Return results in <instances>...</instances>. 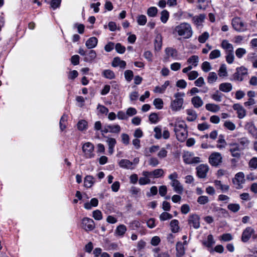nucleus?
<instances>
[{
    "label": "nucleus",
    "instance_id": "obj_1",
    "mask_svg": "<svg viewBox=\"0 0 257 257\" xmlns=\"http://www.w3.org/2000/svg\"><path fill=\"white\" fill-rule=\"evenodd\" d=\"M174 126V132L177 140L180 142H184L188 137L187 126L184 120L177 119L173 125V123L170 124Z\"/></svg>",
    "mask_w": 257,
    "mask_h": 257
},
{
    "label": "nucleus",
    "instance_id": "obj_2",
    "mask_svg": "<svg viewBox=\"0 0 257 257\" xmlns=\"http://www.w3.org/2000/svg\"><path fill=\"white\" fill-rule=\"evenodd\" d=\"M182 37L184 39H189L193 35V31L191 25L187 23H182L175 27L173 34Z\"/></svg>",
    "mask_w": 257,
    "mask_h": 257
},
{
    "label": "nucleus",
    "instance_id": "obj_3",
    "mask_svg": "<svg viewBox=\"0 0 257 257\" xmlns=\"http://www.w3.org/2000/svg\"><path fill=\"white\" fill-rule=\"evenodd\" d=\"M185 93L177 92L174 94L175 99L171 102L170 107L172 111H178L183 108Z\"/></svg>",
    "mask_w": 257,
    "mask_h": 257
},
{
    "label": "nucleus",
    "instance_id": "obj_4",
    "mask_svg": "<svg viewBox=\"0 0 257 257\" xmlns=\"http://www.w3.org/2000/svg\"><path fill=\"white\" fill-rule=\"evenodd\" d=\"M231 24L233 29L238 32H244L248 30L247 24L239 17L233 18Z\"/></svg>",
    "mask_w": 257,
    "mask_h": 257
},
{
    "label": "nucleus",
    "instance_id": "obj_5",
    "mask_svg": "<svg viewBox=\"0 0 257 257\" xmlns=\"http://www.w3.org/2000/svg\"><path fill=\"white\" fill-rule=\"evenodd\" d=\"M78 53L80 55L84 56L83 60L87 63H91L93 62L97 57L95 51L92 49L85 51L83 48H80Z\"/></svg>",
    "mask_w": 257,
    "mask_h": 257
},
{
    "label": "nucleus",
    "instance_id": "obj_6",
    "mask_svg": "<svg viewBox=\"0 0 257 257\" xmlns=\"http://www.w3.org/2000/svg\"><path fill=\"white\" fill-rule=\"evenodd\" d=\"M82 149L84 153V157L86 159H91L94 157V146L91 143H85L82 146Z\"/></svg>",
    "mask_w": 257,
    "mask_h": 257
},
{
    "label": "nucleus",
    "instance_id": "obj_7",
    "mask_svg": "<svg viewBox=\"0 0 257 257\" xmlns=\"http://www.w3.org/2000/svg\"><path fill=\"white\" fill-rule=\"evenodd\" d=\"M182 158L184 163L187 164H197L201 162L200 157H194L193 153L189 152H185Z\"/></svg>",
    "mask_w": 257,
    "mask_h": 257
},
{
    "label": "nucleus",
    "instance_id": "obj_8",
    "mask_svg": "<svg viewBox=\"0 0 257 257\" xmlns=\"http://www.w3.org/2000/svg\"><path fill=\"white\" fill-rule=\"evenodd\" d=\"M248 74L247 68L244 66L237 67L236 69V72L233 75V79L235 80L242 81L245 77Z\"/></svg>",
    "mask_w": 257,
    "mask_h": 257
},
{
    "label": "nucleus",
    "instance_id": "obj_9",
    "mask_svg": "<svg viewBox=\"0 0 257 257\" xmlns=\"http://www.w3.org/2000/svg\"><path fill=\"white\" fill-rule=\"evenodd\" d=\"M81 227L85 230L91 231L95 228L94 221L88 217H84L81 221Z\"/></svg>",
    "mask_w": 257,
    "mask_h": 257
},
{
    "label": "nucleus",
    "instance_id": "obj_10",
    "mask_svg": "<svg viewBox=\"0 0 257 257\" xmlns=\"http://www.w3.org/2000/svg\"><path fill=\"white\" fill-rule=\"evenodd\" d=\"M244 182V175L242 172L237 173L233 179V183L237 189L242 188Z\"/></svg>",
    "mask_w": 257,
    "mask_h": 257
},
{
    "label": "nucleus",
    "instance_id": "obj_11",
    "mask_svg": "<svg viewBox=\"0 0 257 257\" xmlns=\"http://www.w3.org/2000/svg\"><path fill=\"white\" fill-rule=\"evenodd\" d=\"M188 222L190 227H193L194 229H198L200 226V217L196 214L190 215Z\"/></svg>",
    "mask_w": 257,
    "mask_h": 257
},
{
    "label": "nucleus",
    "instance_id": "obj_12",
    "mask_svg": "<svg viewBox=\"0 0 257 257\" xmlns=\"http://www.w3.org/2000/svg\"><path fill=\"white\" fill-rule=\"evenodd\" d=\"M222 158L219 153L215 152L212 153L209 157L210 164L213 166H218L222 162Z\"/></svg>",
    "mask_w": 257,
    "mask_h": 257
},
{
    "label": "nucleus",
    "instance_id": "obj_13",
    "mask_svg": "<svg viewBox=\"0 0 257 257\" xmlns=\"http://www.w3.org/2000/svg\"><path fill=\"white\" fill-rule=\"evenodd\" d=\"M215 241L212 234L207 236L206 239L202 241V244L205 246L210 253H213V245L215 244Z\"/></svg>",
    "mask_w": 257,
    "mask_h": 257
},
{
    "label": "nucleus",
    "instance_id": "obj_14",
    "mask_svg": "<svg viewBox=\"0 0 257 257\" xmlns=\"http://www.w3.org/2000/svg\"><path fill=\"white\" fill-rule=\"evenodd\" d=\"M197 174L198 177L204 178L206 177L209 171V167L207 165L201 164L196 168Z\"/></svg>",
    "mask_w": 257,
    "mask_h": 257
},
{
    "label": "nucleus",
    "instance_id": "obj_15",
    "mask_svg": "<svg viewBox=\"0 0 257 257\" xmlns=\"http://www.w3.org/2000/svg\"><path fill=\"white\" fill-rule=\"evenodd\" d=\"M254 233V230L251 227H246L242 234L241 240L243 242H247L251 237L252 234Z\"/></svg>",
    "mask_w": 257,
    "mask_h": 257
},
{
    "label": "nucleus",
    "instance_id": "obj_16",
    "mask_svg": "<svg viewBox=\"0 0 257 257\" xmlns=\"http://www.w3.org/2000/svg\"><path fill=\"white\" fill-rule=\"evenodd\" d=\"M233 108L234 110L236 111V113L237 114V117L239 118L242 119L245 116L246 110L240 104H238V103L234 104L233 105Z\"/></svg>",
    "mask_w": 257,
    "mask_h": 257
},
{
    "label": "nucleus",
    "instance_id": "obj_17",
    "mask_svg": "<svg viewBox=\"0 0 257 257\" xmlns=\"http://www.w3.org/2000/svg\"><path fill=\"white\" fill-rule=\"evenodd\" d=\"M187 242L186 240L183 243L179 241L176 245V256L177 257H182L185 254L184 244H187Z\"/></svg>",
    "mask_w": 257,
    "mask_h": 257
},
{
    "label": "nucleus",
    "instance_id": "obj_18",
    "mask_svg": "<svg viewBox=\"0 0 257 257\" xmlns=\"http://www.w3.org/2000/svg\"><path fill=\"white\" fill-rule=\"evenodd\" d=\"M118 164L120 167L125 169L133 170L135 168L133 162L127 159H121Z\"/></svg>",
    "mask_w": 257,
    "mask_h": 257
},
{
    "label": "nucleus",
    "instance_id": "obj_19",
    "mask_svg": "<svg viewBox=\"0 0 257 257\" xmlns=\"http://www.w3.org/2000/svg\"><path fill=\"white\" fill-rule=\"evenodd\" d=\"M166 55V58L169 59L170 57L174 59H176L178 56V52L176 49L172 47H167L165 50Z\"/></svg>",
    "mask_w": 257,
    "mask_h": 257
},
{
    "label": "nucleus",
    "instance_id": "obj_20",
    "mask_svg": "<svg viewBox=\"0 0 257 257\" xmlns=\"http://www.w3.org/2000/svg\"><path fill=\"white\" fill-rule=\"evenodd\" d=\"M245 128L255 139H257V128L252 122H249L246 123Z\"/></svg>",
    "mask_w": 257,
    "mask_h": 257
},
{
    "label": "nucleus",
    "instance_id": "obj_21",
    "mask_svg": "<svg viewBox=\"0 0 257 257\" xmlns=\"http://www.w3.org/2000/svg\"><path fill=\"white\" fill-rule=\"evenodd\" d=\"M111 65L113 67H119L120 69H124L126 67V63L117 57L113 58Z\"/></svg>",
    "mask_w": 257,
    "mask_h": 257
},
{
    "label": "nucleus",
    "instance_id": "obj_22",
    "mask_svg": "<svg viewBox=\"0 0 257 257\" xmlns=\"http://www.w3.org/2000/svg\"><path fill=\"white\" fill-rule=\"evenodd\" d=\"M98 43V39L95 37L89 38L85 43L86 47L89 49H92L96 47Z\"/></svg>",
    "mask_w": 257,
    "mask_h": 257
},
{
    "label": "nucleus",
    "instance_id": "obj_23",
    "mask_svg": "<svg viewBox=\"0 0 257 257\" xmlns=\"http://www.w3.org/2000/svg\"><path fill=\"white\" fill-rule=\"evenodd\" d=\"M107 138L106 142L108 146V153L110 155H112L114 152V148L116 144V141L114 138Z\"/></svg>",
    "mask_w": 257,
    "mask_h": 257
},
{
    "label": "nucleus",
    "instance_id": "obj_24",
    "mask_svg": "<svg viewBox=\"0 0 257 257\" xmlns=\"http://www.w3.org/2000/svg\"><path fill=\"white\" fill-rule=\"evenodd\" d=\"M171 185L175 192L179 194H182L183 191V187L178 180L177 181H174V182L171 183Z\"/></svg>",
    "mask_w": 257,
    "mask_h": 257
},
{
    "label": "nucleus",
    "instance_id": "obj_25",
    "mask_svg": "<svg viewBox=\"0 0 257 257\" xmlns=\"http://www.w3.org/2000/svg\"><path fill=\"white\" fill-rule=\"evenodd\" d=\"M186 113L187 117L186 119L190 122L194 121L197 117V114L196 111L191 109H188L186 110Z\"/></svg>",
    "mask_w": 257,
    "mask_h": 257
},
{
    "label": "nucleus",
    "instance_id": "obj_26",
    "mask_svg": "<svg viewBox=\"0 0 257 257\" xmlns=\"http://www.w3.org/2000/svg\"><path fill=\"white\" fill-rule=\"evenodd\" d=\"M126 227L123 224L119 225L115 230V234L117 236H123L126 231Z\"/></svg>",
    "mask_w": 257,
    "mask_h": 257
},
{
    "label": "nucleus",
    "instance_id": "obj_27",
    "mask_svg": "<svg viewBox=\"0 0 257 257\" xmlns=\"http://www.w3.org/2000/svg\"><path fill=\"white\" fill-rule=\"evenodd\" d=\"M98 204V200L96 198H93L91 199L90 202H86L84 204V207L87 210H90L92 207H96Z\"/></svg>",
    "mask_w": 257,
    "mask_h": 257
},
{
    "label": "nucleus",
    "instance_id": "obj_28",
    "mask_svg": "<svg viewBox=\"0 0 257 257\" xmlns=\"http://www.w3.org/2000/svg\"><path fill=\"white\" fill-rule=\"evenodd\" d=\"M191 102L195 108H199L203 104V102L199 96H196L192 98Z\"/></svg>",
    "mask_w": 257,
    "mask_h": 257
},
{
    "label": "nucleus",
    "instance_id": "obj_29",
    "mask_svg": "<svg viewBox=\"0 0 257 257\" xmlns=\"http://www.w3.org/2000/svg\"><path fill=\"white\" fill-rule=\"evenodd\" d=\"M94 178L90 175H87L84 178V185L85 187L90 188L94 183Z\"/></svg>",
    "mask_w": 257,
    "mask_h": 257
},
{
    "label": "nucleus",
    "instance_id": "obj_30",
    "mask_svg": "<svg viewBox=\"0 0 257 257\" xmlns=\"http://www.w3.org/2000/svg\"><path fill=\"white\" fill-rule=\"evenodd\" d=\"M199 61V58L198 56L192 55L187 59V63L193 65L195 67H196L198 65Z\"/></svg>",
    "mask_w": 257,
    "mask_h": 257
},
{
    "label": "nucleus",
    "instance_id": "obj_31",
    "mask_svg": "<svg viewBox=\"0 0 257 257\" xmlns=\"http://www.w3.org/2000/svg\"><path fill=\"white\" fill-rule=\"evenodd\" d=\"M170 227L172 232L173 233H177L179 231V221L177 219H173L170 222Z\"/></svg>",
    "mask_w": 257,
    "mask_h": 257
},
{
    "label": "nucleus",
    "instance_id": "obj_32",
    "mask_svg": "<svg viewBox=\"0 0 257 257\" xmlns=\"http://www.w3.org/2000/svg\"><path fill=\"white\" fill-rule=\"evenodd\" d=\"M107 127L109 128V133L118 134L121 131V127L118 124H108Z\"/></svg>",
    "mask_w": 257,
    "mask_h": 257
},
{
    "label": "nucleus",
    "instance_id": "obj_33",
    "mask_svg": "<svg viewBox=\"0 0 257 257\" xmlns=\"http://www.w3.org/2000/svg\"><path fill=\"white\" fill-rule=\"evenodd\" d=\"M206 109L210 111L216 112L219 111V107L218 105L213 103H207L205 105Z\"/></svg>",
    "mask_w": 257,
    "mask_h": 257
},
{
    "label": "nucleus",
    "instance_id": "obj_34",
    "mask_svg": "<svg viewBox=\"0 0 257 257\" xmlns=\"http://www.w3.org/2000/svg\"><path fill=\"white\" fill-rule=\"evenodd\" d=\"M130 193L135 197H139L140 196L141 194V190L140 188L132 186L130 190Z\"/></svg>",
    "mask_w": 257,
    "mask_h": 257
},
{
    "label": "nucleus",
    "instance_id": "obj_35",
    "mask_svg": "<svg viewBox=\"0 0 257 257\" xmlns=\"http://www.w3.org/2000/svg\"><path fill=\"white\" fill-rule=\"evenodd\" d=\"M68 116L66 114H63L60 120L59 125L61 131H64L66 127V122L67 120Z\"/></svg>",
    "mask_w": 257,
    "mask_h": 257
},
{
    "label": "nucleus",
    "instance_id": "obj_36",
    "mask_svg": "<svg viewBox=\"0 0 257 257\" xmlns=\"http://www.w3.org/2000/svg\"><path fill=\"white\" fill-rule=\"evenodd\" d=\"M102 75L105 78L109 79H112L115 77L114 73L109 69L104 70L102 72Z\"/></svg>",
    "mask_w": 257,
    "mask_h": 257
},
{
    "label": "nucleus",
    "instance_id": "obj_37",
    "mask_svg": "<svg viewBox=\"0 0 257 257\" xmlns=\"http://www.w3.org/2000/svg\"><path fill=\"white\" fill-rule=\"evenodd\" d=\"M169 18V13L166 10L162 11L161 13V22L165 24L168 21Z\"/></svg>",
    "mask_w": 257,
    "mask_h": 257
},
{
    "label": "nucleus",
    "instance_id": "obj_38",
    "mask_svg": "<svg viewBox=\"0 0 257 257\" xmlns=\"http://www.w3.org/2000/svg\"><path fill=\"white\" fill-rule=\"evenodd\" d=\"M158 13V9L155 7H150L147 12V15L150 17H155Z\"/></svg>",
    "mask_w": 257,
    "mask_h": 257
},
{
    "label": "nucleus",
    "instance_id": "obj_39",
    "mask_svg": "<svg viewBox=\"0 0 257 257\" xmlns=\"http://www.w3.org/2000/svg\"><path fill=\"white\" fill-rule=\"evenodd\" d=\"M147 22V19L145 15H139L137 17V23L139 25L144 26Z\"/></svg>",
    "mask_w": 257,
    "mask_h": 257
},
{
    "label": "nucleus",
    "instance_id": "obj_40",
    "mask_svg": "<svg viewBox=\"0 0 257 257\" xmlns=\"http://www.w3.org/2000/svg\"><path fill=\"white\" fill-rule=\"evenodd\" d=\"M153 177L158 178L164 176V172L162 169H157L153 171Z\"/></svg>",
    "mask_w": 257,
    "mask_h": 257
},
{
    "label": "nucleus",
    "instance_id": "obj_41",
    "mask_svg": "<svg viewBox=\"0 0 257 257\" xmlns=\"http://www.w3.org/2000/svg\"><path fill=\"white\" fill-rule=\"evenodd\" d=\"M223 94L218 90H217L215 93L211 95V98L216 101L220 102L221 101Z\"/></svg>",
    "mask_w": 257,
    "mask_h": 257
},
{
    "label": "nucleus",
    "instance_id": "obj_42",
    "mask_svg": "<svg viewBox=\"0 0 257 257\" xmlns=\"http://www.w3.org/2000/svg\"><path fill=\"white\" fill-rule=\"evenodd\" d=\"M172 217L173 216L172 214L166 212L162 213L159 216V218L161 221L169 220L171 219Z\"/></svg>",
    "mask_w": 257,
    "mask_h": 257
},
{
    "label": "nucleus",
    "instance_id": "obj_43",
    "mask_svg": "<svg viewBox=\"0 0 257 257\" xmlns=\"http://www.w3.org/2000/svg\"><path fill=\"white\" fill-rule=\"evenodd\" d=\"M246 53V50L243 48H239L235 51V55L239 59L241 58Z\"/></svg>",
    "mask_w": 257,
    "mask_h": 257
},
{
    "label": "nucleus",
    "instance_id": "obj_44",
    "mask_svg": "<svg viewBox=\"0 0 257 257\" xmlns=\"http://www.w3.org/2000/svg\"><path fill=\"white\" fill-rule=\"evenodd\" d=\"M248 166L251 170L256 169L257 168V158L253 157L251 159L248 163Z\"/></svg>",
    "mask_w": 257,
    "mask_h": 257
},
{
    "label": "nucleus",
    "instance_id": "obj_45",
    "mask_svg": "<svg viewBox=\"0 0 257 257\" xmlns=\"http://www.w3.org/2000/svg\"><path fill=\"white\" fill-rule=\"evenodd\" d=\"M124 75L125 80L128 82L131 81L134 77L133 72L130 70H125Z\"/></svg>",
    "mask_w": 257,
    "mask_h": 257
},
{
    "label": "nucleus",
    "instance_id": "obj_46",
    "mask_svg": "<svg viewBox=\"0 0 257 257\" xmlns=\"http://www.w3.org/2000/svg\"><path fill=\"white\" fill-rule=\"evenodd\" d=\"M154 131L155 132L154 137L156 139H160L162 138V129L161 126H158L154 128Z\"/></svg>",
    "mask_w": 257,
    "mask_h": 257
},
{
    "label": "nucleus",
    "instance_id": "obj_47",
    "mask_svg": "<svg viewBox=\"0 0 257 257\" xmlns=\"http://www.w3.org/2000/svg\"><path fill=\"white\" fill-rule=\"evenodd\" d=\"M217 78L216 74L215 72H210L207 78V81L209 83H213Z\"/></svg>",
    "mask_w": 257,
    "mask_h": 257
},
{
    "label": "nucleus",
    "instance_id": "obj_48",
    "mask_svg": "<svg viewBox=\"0 0 257 257\" xmlns=\"http://www.w3.org/2000/svg\"><path fill=\"white\" fill-rule=\"evenodd\" d=\"M205 18V16L204 15L200 14L198 16L194 17L193 20L196 25H199L203 22Z\"/></svg>",
    "mask_w": 257,
    "mask_h": 257
},
{
    "label": "nucleus",
    "instance_id": "obj_49",
    "mask_svg": "<svg viewBox=\"0 0 257 257\" xmlns=\"http://www.w3.org/2000/svg\"><path fill=\"white\" fill-rule=\"evenodd\" d=\"M153 104L155 107L159 109H160L163 107V101L161 98H156L154 100Z\"/></svg>",
    "mask_w": 257,
    "mask_h": 257
},
{
    "label": "nucleus",
    "instance_id": "obj_50",
    "mask_svg": "<svg viewBox=\"0 0 257 257\" xmlns=\"http://www.w3.org/2000/svg\"><path fill=\"white\" fill-rule=\"evenodd\" d=\"M87 122L85 120H81L77 123V128L80 131H83L86 129Z\"/></svg>",
    "mask_w": 257,
    "mask_h": 257
},
{
    "label": "nucleus",
    "instance_id": "obj_51",
    "mask_svg": "<svg viewBox=\"0 0 257 257\" xmlns=\"http://www.w3.org/2000/svg\"><path fill=\"white\" fill-rule=\"evenodd\" d=\"M209 36V33L205 32L198 37V41L201 43H204L208 39Z\"/></svg>",
    "mask_w": 257,
    "mask_h": 257
},
{
    "label": "nucleus",
    "instance_id": "obj_52",
    "mask_svg": "<svg viewBox=\"0 0 257 257\" xmlns=\"http://www.w3.org/2000/svg\"><path fill=\"white\" fill-rule=\"evenodd\" d=\"M209 202V198L206 196H200L197 199V202L201 205H204Z\"/></svg>",
    "mask_w": 257,
    "mask_h": 257
},
{
    "label": "nucleus",
    "instance_id": "obj_53",
    "mask_svg": "<svg viewBox=\"0 0 257 257\" xmlns=\"http://www.w3.org/2000/svg\"><path fill=\"white\" fill-rule=\"evenodd\" d=\"M116 51L119 54H123L125 51V47L120 43H117L115 46Z\"/></svg>",
    "mask_w": 257,
    "mask_h": 257
},
{
    "label": "nucleus",
    "instance_id": "obj_54",
    "mask_svg": "<svg viewBox=\"0 0 257 257\" xmlns=\"http://www.w3.org/2000/svg\"><path fill=\"white\" fill-rule=\"evenodd\" d=\"M93 217L97 220H100L102 219V214L101 212L99 210H94L92 213Z\"/></svg>",
    "mask_w": 257,
    "mask_h": 257
},
{
    "label": "nucleus",
    "instance_id": "obj_55",
    "mask_svg": "<svg viewBox=\"0 0 257 257\" xmlns=\"http://www.w3.org/2000/svg\"><path fill=\"white\" fill-rule=\"evenodd\" d=\"M129 224L130 228L133 230L137 229L141 226V223L138 220H133Z\"/></svg>",
    "mask_w": 257,
    "mask_h": 257
},
{
    "label": "nucleus",
    "instance_id": "obj_56",
    "mask_svg": "<svg viewBox=\"0 0 257 257\" xmlns=\"http://www.w3.org/2000/svg\"><path fill=\"white\" fill-rule=\"evenodd\" d=\"M151 183L150 179L144 176V177H141L139 179V184L140 185H145L149 184Z\"/></svg>",
    "mask_w": 257,
    "mask_h": 257
},
{
    "label": "nucleus",
    "instance_id": "obj_57",
    "mask_svg": "<svg viewBox=\"0 0 257 257\" xmlns=\"http://www.w3.org/2000/svg\"><path fill=\"white\" fill-rule=\"evenodd\" d=\"M201 68L205 72H207L211 69L210 64L207 61H205L202 64Z\"/></svg>",
    "mask_w": 257,
    "mask_h": 257
},
{
    "label": "nucleus",
    "instance_id": "obj_58",
    "mask_svg": "<svg viewBox=\"0 0 257 257\" xmlns=\"http://www.w3.org/2000/svg\"><path fill=\"white\" fill-rule=\"evenodd\" d=\"M227 207L231 211L236 212L239 210L240 206L238 204H230L228 205Z\"/></svg>",
    "mask_w": 257,
    "mask_h": 257
},
{
    "label": "nucleus",
    "instance_id": "obj_59",
    "mask_svg": "<svg viewBox=\"0 0 257 257\" xmlns=\"http://www.w3.org/2000/svg\"><path fill=\"white\" fill-rule=\"evenodd\" d=\"M188 79L190 80H195L199 75V74L196 71H192L188 73Z\"/></svg>",
    "mask_w": 257,
    "mask_h": 257
},
{
    "label": "nucleus",
    "instance_id": "obj_60",
    "mask_svg": "<svg viewBox=\"0 0 257 257\" xmlns=\"http://www.w3.org/2000/svg\"><path fill=\"white\" fill-rule=\"evenodd\" d=\"M220 56V51L218 50H214L211 52L209 55V58L211 59H214L218 58Z\"/></svg>",
    "mask_w": 257,
    "mask_h": 257
},
{
    "label": "nucleus",
    "instance_id": "obj_61",
    "mask_svg": "<svg viewBox=\"0 0 257 257\" xmlns=\"http://www.w3.org/2000/svg\"><path fill=\"white\" fill-rule=\"evenodd\" d=\"M121 142L125 145H127L130 143V137L126 134H122L121 135Z\"/></svg>",
    "mask_w": 257,
    "mask_h": 257
},
{
    "label": "nucleus",
    "instance_id": "obj_62",
    "mask_svg": "<svg viewBox=\"0 0 257 257\" xmlns=\"http://www.w3.org/2000/svg\"><path fill=\"white\" fill-rule=\"evenodd\" d=\"M234 59V56L233 52H229L226 56V61L229 64L233 63Z\"/></svg>",
    "mask_w": 257,
    "mask_h": 257
},
{
    "label": "nucleus",
    "instance_id": "obj_63",
    "mask_svg": "<svg viewBox=\"0 0 257 257\" xmlns=\"http://www.w3.org/2000/svg\"><path fill=\"white\" fill-rule=\"evenodd\" d=\"M97 109L101 114H107L108 112V109L104 105L99 104Z\"/></svg>",
    "mask_w": 257,
    "mask_h": 257
},
{
    "label": "nucleus",
    "instance_id": "obj_64",
    "mask_svg": "<svg viewBox=\"0 0 257 257\" xmlns=\"http://www.w3.org/2000/svg\"><path fill=\"white\" fill-rule=\"evenodd\" d=\"M144 57L146 59H147L149 62H152L153 61V55L152 53L150 51H146L144 52Z\"/></svg>",
    "mask_w": 257,
    "mask_h": 257
}]
</instances>
